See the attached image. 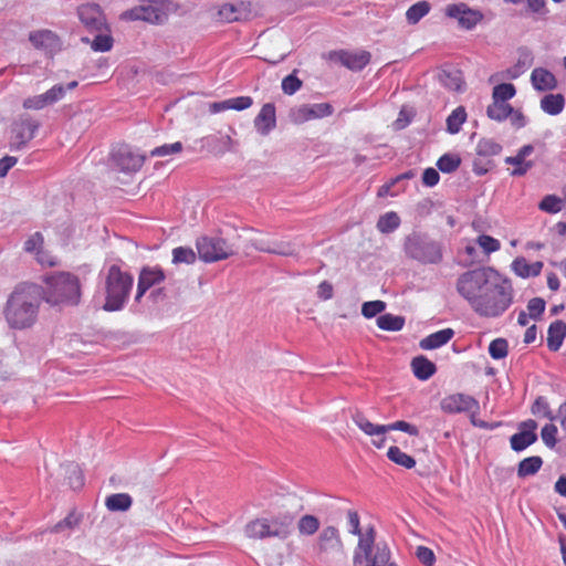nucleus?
Here are the masks:
<instances>
[{
    "mask_svg": "<svg viewBox=\"0 0 566 566\" xmlns=\"http://www.w3.org/2000/svg\"><path fill=\"white\" fill-rule=\"evenodd\" d=\"M439 172L433 168H427L422 174V182L428 187H433L439 182Z\"/></svg>",
    "mask_w": 566,
    "mask_h": 566,
    "instance_id": "nucleus-63",
    "label": "nucleus"
},
{
    "mask_svg": "<svg viewBox=\"0 0 566 566\" xmlns=\"http://www.w3.org/2000/svg\"><path fill=\"white\" fill-rule=\"evenodd\" d=\"M387 457L394 463L406 469H412L416 465V460L411 455L401 451L400 448L396 446H392L388 449Z\"/></svg>",
    "mask_w": 566,
    "mask_h": 566,
    "instance_id": "nucleus-35",
    "label": "nucleus"
},
{
    "mask_svg": "<svg viewBox=\"0 0 566 566\" xmlns=\"http://www.w3.org/2000/svg\"><path fill=\"white\" fill-rule=\"evenodd\" d=\"M41 300L39 285L19 284L9 295L3 310L8 325L14 329L32 327L38 319Z\"/></svg>",
    "mask_w": 566,
    "mask_h": 566,
    "instance_id": "nucleus-2",
    "label": "nucleus"
},
{
    "mask_svg": "<svg viewBox=\"0 0 566 566\" xmlns=\"http://www.w3.org/2000/svg\"><path fill=\"white\" fill-rule=\"evenodd\" d=\"M446 14L455 19L459 25L465 30H472L483 20V13L480 10L472 9L463 2L449 4Z\"/></svg>",
    "mask_w": 566,
    "mask_h": 566,
    "instance_id": "nucleus-10",
    "label": "nucleus"
},
{
    "mask_svg": "<svg viewBox=\"0 0 566 566\" xmlns=\"http://www.w3.org/2000/svg\"><path fill=\"white\" fill-rule=\"evenodd\" d=\"M41 297L52 306H74L82 297V284L71 272H56L43 279Z\"/></svg>",
    "mask_w": 566,
    "mask_h": 566,
    "instance_id": "nucleus-3",
    "label": "nucleus"
},
{
    "mask_svg": "<svg viewBox=\"0 0 566 566\" xmlns=\"http://www.w3.org/2000/svg\"><path fill=\"white\" fill-rule=\"evenodd\" d=\"M386 308V303L384 301H369L365 302L361 306V314L366 318L375 317L376 315L382 313Z\"/></svg>",
    "mask_w": 566,
    "mask_h": 566,
    "instance_id": "nucleus-48",
    "label": "nucleus"
},
{
    "mask_svg": "<svg viewBox=\"0 0 566 566\" xmlns=\"http://www.w3.org/2000/svg\"><path fill=\"white\" fill-rule=\"evenodd\" d=\"M509 344L504 338H496L489 345V354L493 359H502L507 356Z\"/></svg>",
    "mask_w": 566,
    "mask_h": 566,
    "instance_id": "nucleus-44",
    "label": "nucleus"
},
{
    "mask_svg": "<svg viewBox=\"0 0 566 566\" xmlns=\"http://www.w3.org/2000/svg\"><path fill=\"white\" fill-rule=\"evenodd\" d=\"M542 464L543 460L538 455L525 458L518 464L517 475L520 478L533 475L541 469Z\"/></svg>",
    "mask_w": 566,
    "mask_h": 566,
    "instance_id": "nucleus-34",
    "label": "nucleus"
},
{
    "mask_svg": "<svg viewBox=\"0 0 566 566\" xmlns=\"http://www.w3.org/2000/svg\"><path fill=\"white\" fill-rule=\"evenodd\" d=\"M546 303L541 297L531 298L527 303V313L531 318L538 319L545 311Z\"/></svg>",
    "mask_w": 566,
    "mask_h": 566,
    "instance_id": "nucleus-52",
    "label": "nucleus"
},
{
    "mask_svg": "<svg viewBox=\"0 0 566 566\" xmlns=\"http://www.w3.org/2000/svg\"><path fill=\"white\" fill-rule=\"evenodd\" d=\"M111 160L120 171L135 172L143 167L145 156L136 153L129 145L122 144L112 150Z\"/></svg>",
    "mask_w": 566,
    "mask_h": 566,
    "instance_id": "nucleus-9",
    "label": "nucleus"
},
{
    "mask_svg": "<svg viewBox=\"0 0 566 566\" xmlns=\"http://www.w3.org/2000/svg\"><path fill=\"white\" fill-rule=\"evenodd\" d=\"M317 546L319 552H337L343 554V542L339 532L335 526H326L319 533Z\"/></svg>",
    "mask_w": 566,
    "mask_h": 566,
    "instance_id": "nucleus-18",
    "label": "nucleus"
},
{
    "mask_svg": "<svg viewBox=\"0 0 566 566\" xmlns=\"http://www.w3.org/2000/svg\"><path fill=\"white\" fill-rule=\"evenodd\" d=\"M122 17L124 19L132 20V21L143 20V21L154 23V22H158V20L160 18V13L157 8H155L151 4H147V6L135 7V8L130 9L129 11L124 12Z\"/></svg>",
    "mask_w": 566,
    "mask_h": 566,
    "instance_id": "nucleus-21",
    "label": "nucleus"
},
{
    "mask_svg": "<svg viewBox=\"0 0 566 566\" xmlns=\"http://www.w3.org/2000/svg\"><path fill=\"white\" fill-rule=\"evenodd\" d=\"M412 177V174L411 172H406V174H402V175H399L397 176L396 178L391 179L389 182L382 185L381 187H379L378 189V192H377V196L378 197H386V196H389L391 195V188L401 179H406V178H410Z\"/></svg>",
    "mask_w": 566,
    "mask_h": 566,
    "instance_id": "nucleus-60",
    "label": "nucleus"
},
{
    "mask_svg": "<svg viewBox=\"0 0 566 566\" xmlns=\"http://www.w3.org/2000/svg\"><path fill=\"white\" fill-rule=\"evenodd\" d=\"M253 104V99L250 96H238L228 98L229 109L233 111H244L251 107Z\"/></svg>",
    "mask_w": 566,
    "mask_h": 566,
    "instance_id": "nucleus-56",
    "label": "nucleus"
},
{
    "mask_svg": "<svg viewBox=\"0 0 566 566\" xmlns=\"http://www.w3.org/2000/svg\"><path fill=\"white\" fill-rule=\"evenodd\" d=\"M134 276L118 265H111L104 276L103 292L105 302L103 310L116 312L124 307L132 292Z\"/></svg>",
    "mask_w": 566,
    "mask_h": 566,
    "instance_id": "nucleus-4",
    "label": "nucleus"
},
{
    "mask_svg": "<svg viewBox=\"0 0 566 566\" xmlns=\"http://www.w3.org/2000/svg\"><path fill=\"white\" fill-rule=\"evenodd\" d=\"M538 208L547 213H557L562 210V199L555 195H547L541 200Z\"/></svg>",
    "mask_w": 566,
    "mask_h": 566,
    "instance_id": "nucleus-45",
    "label": "nucleus"
},
{
    "mask_svg": "<svg viewBox=\"0 0 566 566\" xmlns=\"http://www.w3.org/2000/svg\"><path fill=\"white\" fill-rule=\"evenodd\" d=\"M38 128L39 123L31 119L22 120L15 128L14 138L17 146L21 147L25 145L29 140H31L34 137Z\"/></svg>",
    "mask_w": 566,
    "mask_h": 566,
    "instance_id": "nucleus-27",
    "label": "nucleus"
},
{
    "mask_svg": "<svg viewBox=\"0 0 566 566\" xmlns=\"http://www.w3.org/2000/svg\"><path fill=\"white\" fill-rule=\"evenodd\" d=\"M401 220L398 213L389 211L379 217L377 221V229L381 233H390L398 229Z\"/></svg>",
    "mask_w": 566,
    "mask_h": 566,
    "instance_id": "nucleus-33",
    "label": "nucleus"
},
{
    "mask_svg": "<svg viewBox=\"0 0 566 566\" xmlns=\"http://www.w3.org/2000/svg\"><path fill=\"white\" fill-rule=\"evenodd\" d=\"M182 144L180 142H176L172 144H165L163 146H158L150 151L151 157H166L174 154H179L182 150Z\"/></svg>",
    "mask_w": 566,
    "mask_h": 566,
    "instance_id": "nucleus-49",
    "label": "nucleus"
},
{
    "mask_svg": "<svg viewBox=\"0 0 566 566\" xmlns=\"http://www.w3.org/2000/svg\"><path fill=\"white\" fill-rule=\"evenodd\" d=\"M511 113L512 106L509 103L494 99H492V103L486 108L488 117L496 122L507 119Z\"/></svg>",
    "mask_w": 566,
    "mask_h": 566,
    "instance_id": "nucleus-30",
    "label": "nucleus"
},
{
    "mask_svg": "<svg viewBox=\"0 0 566 566\" xmlns=\"http://www.w3.org/2000/svg\"><path fill=\"white\" fill-rule=\"evenodd\" d=\"M476 154L482 157H493L501 153L502 146L492 138H482L476 144Z\"/></svg>",
    "mask_w": 566,
    "mask_h": 566,
    "instance_id": "nucleus-39",
    "label": "nucleus"
},
{
    "mask_svg": "<svg viewBox=\"0 0 566 566\" xmlns=\"http://www.w3.org/2000/svg\"><path fill=\"white\" fill-rule=\"evenodd\" d=\"M377 326L382 331L398 332L405 326V318L390 313L378 316Z\"/></svg>",
    "mask_w": 566,
    "mask_h": 566,
    "instance_id": "nucleus-32",
    "label": "nucleus"
},
{
    "mask_svg": "<svg viewBox=\"0 0 566 566\" xmlns=\"http://www.w3.org/2000/svg\"><path fill=\"white\" fill-rule=\"evenodd\" d=\"M295 514L279 512L271 517H256L244 526V534L251 539L276 537L286 539L293 530Z\"/></svg>",
    "mask_w": 566,
    "mask_h": 566,
    "instance_id": "nucleus-5",
    "label": "nucleus"
},
{
    "mask_svg": "<svg viewBox=\"0 0 566 566\" xmlns=\"http://www.w3.org/2000/svg\"><path fill=\"white\" fill-rule=\"evenodd\" d=\"M557 427L553 423H547L542 428L541 437L545 446L554 448L557 443Z\"/></svg>",
    "mask_w": 566,
    "mask_h": 566,
    "instance_id": "nucleus-53",
    "label": "nucleus"
},
{
    "mask_svg": "<svg viewBox=\"0 0 566 566\" xmlns=\"http://www.w3.org/2000/svg\"><path fill=\"white\" fill-rule=\"evenodd\" d=\"M405 255L420 264H439L443 259L442 245L422 232H412L403 240Z\"/></svg>",
    "mask_w": 566,
    "mask_h": 566,
    "instance_id": "nucleus-6",
    "label": "nucleus"
},
{
    "mask_svg": "<svg viewBox=\"0 0 566 566\" xmlns=\"http://www.w3.org/2000/svg\"><path fill=\"white\" fill-rule=\"evenodd\" d=\"M331 59L338 61L350 71H360L370 62L371 54L365 50L356 52L339 50L332 52Z\"/></svg>",
    "mask_w": 566,
    "mask_h": 566,
    "instance_id": "nucleus-13",
    "label": "nucleus"
},
{
    "mask_svg": "<svg viewBox=\"0 0 566 566\" xmlns=\"http://www.w3.org/2000/svg\"><path fill=\"white\" fill-rule=\"evenodd\" d=\"M43 235L40 232H35L24 242V250L35 254L43 247Z\"/></svg>",
    "mask_w": 566,
    "mask_h": 566,
    "instance_id": "nucleus-57",
    "label": "nucleus"
},
{
    "mask_svg": "<svg viewBox=\"0 0 566 566\" xmlns=\"http://www.w3.org/2000/svg\"><path fill=\"white\" fill-rule=\"evenodd\" d=\"M333 106L328 103L304 104L293 109L296 122H307L332 115Z\"/></svg>",
    "mask_w": 566,
    "mask_h": 566,
    "instance_id": "nucleus-16",
    "label": "nucleus"
},
{
    "mask_svg": "<svg viewBox=\"0 0 566 566\" xmlns=\"http://www.w3.org/2000/svg\"><path fill=\"white\" fill-rule=\"evenodd\" d=\"M69 485L76 490L84 485V476L82 470L77 465H71L67 470Z\"/></svg>",
    "mask_w": 566,
    "mask_h": 566,
    "instance_id": "nucleus-54",
    "label": "nucleus"
},
{
    "mask_svg": "<svg viewBox=\"0 0 566 566\" xmlns=\"http://www.w3.org/2000/svg\"><path fill=\"white\" fill-rule=\"evenodd\" d=\"M376 531L374 526L365 530L358 539L354 554V564L358 565L364 559L366 566H397L391 560V554L386 543H375Z\"/></svg>",
    "mask_w": 566,
    "mask_h": 566,
    "instance_id": "nucleus-7",
    "label": "nucleus"
},
{
    "mask_svg": "<svg viewBox=\"0 0 566 566\" xmlns=\"http://www.w3.org/2000/svg\"><path fill=\"white\" fill-rule=\"evenodd\" d=\"M347 520H348L349 533H352L354 535H358L360 537V535H363L364 532H361V530H360V521H359L358 513L356 511L349 510L347 512Z\"/></svg>",
    "mask_w": 566,
    "mask_h": 566,
    "instance_id": "nucleus-59",
    "label": "nucleus"
},
{
    "mask_svg": "<svg viewBox=\"0 0 566 566\" xmlns=\"http://www.w3.org/2000/svg\"><path fill=\"white\" fill-rule=\"evenodd\" d=\"M29 40L36 49L54 50L59 46L57 35L50 30H39L31 32Z\"/></svg>",
    "mask_w": 566,
    "mask_h": 566,
    "instance_id": "nucleus-22",
    "label": "nucleus"
},
{
    "mask_svg": "<svg viewBox=\"0 0 566 566\" xmlns=\"http://www.w3.org/2000/svg\"><path fill=\"white\" fill-rule=\"evenodd\" d=\"M165 280V273L160 266H145L142 269L135 300L137 302L144 296V294L153 286L161 283Z\"/></svg>",
    "mask_w": 566,
    "mask_h": 566,
    "instance_id": "nucleus-14",
    "label": "nucleus"
},
{
    "mask_svg": "<svg viewBox=\"0 0 566 566\" xmlns=\"http://www.w3.org/2000/svg\"><path fill=\"white\" fill-rule=\"evenodd\" d=\"M521 431L514 433L511 437V448L514 451H523L531 444H533L537 440V436L535 430L537 429V423L533 419H528L521 423Z\"/></svg>",
    "mask_w": 566,
    "mask_h": 566,
    "instance_id": "nucleus-15",
    "label": "nucleus"
},
{
    "mask_svg": "<svg viewBox=\"0 0 566 566\" xmlns=\"http://www.w3.org/2000/svg\"><path fill=\"white\" fill-rule=\"evenodd\" d=\"M467 120V112L463 106H459L452 111L447 118V130L450 134H457L460 132L463 123Z\"/></svg>",
    "mask_w": 566,
    "mask_h": 566,
    "instance_id": "nucleus-37",
    "label": "nucleus"
},
{
    "mask_svg": "<svg viewBox=\"0 0 566 566\" xmlns=\"http://www.w3.org/2000/svg\"><path fill=\"white\" fill-rule=\"evenodd\" d=\"M542 269L543 262L536 261L530 263L525 258H516L512 263V270L514 273L523 279L539 275Z\"/></svg>",
    "mask_w": 566,
    "mask_h": 566,
    "instance_id": "nucleus-25",
    "label": "nucleus"
},
{
    "mask_svg": "<svg viewBox=\"0 0 566 566\" xmlns=\"http://www.w3.org/2000/svg\"><path fill=\"white\" fill-rule=\"evenodd\" d=\"M251 13V4L245 2L238 4L226 3L218 11L220 20L228 23L248 20Z\"/></svg>",
    "mask_w": 566,
    "mask_h": 566,
    "instance_id": "nucleus-17",
    "label": "nucleus"
},
{
    "mask_svg": "<svg viewBox=\"0 0 566 566\" xmlns=\"http://www.w3.org/2000/svg\"><path fill=\"white\" fill-rule=\"evenodd\" d=\"M411 368L419 380L429 379L437 370L436 365L424 356L415 357L411 360Z\"/></svg>",
    "mask_w": 566,
    "mask_h": 566,
    "instance_id": "nucleus-26",
    "label": "nucleus"
},
{
    "mask_svg": "<svg viewBox=\"0 0 566 566\" xmlns=\"http://www.w3.org/2000/svg\"><path fill=\"white\" fill-rule=\"evenodd\" d=\"M455 290L472 311L484 318L502 316L514 302L511 280L490 266L461 273Z\"/></svg>",
    "mask_w": 566,
    "mask_h": 566,
    "instance_id": "nucleus-1",
    "label": "nucleus"
},
{
    "mask_svg": "<svg viewBox=\"0 0 566 566\" xmlns=\"http://www.w3.org/2000/svg\"><path fill=\"white\" fill-rule=\"evenodd\" d=\"M431 6L427 1H419L412 4L406 11V19L409 24H417L424 15L430 12Z\"/></svg>",
    "mask_w": 566,
    "mask_h": 566,
    "instance_id": "nucleus-36",
    "label": "nucleus"
},
{
    "mask_svg": "<svg viewBox=\"0 0 566 566\" xmlns=\"http://www.w3.org/2000/svg\"><path fill=\"white\" fill-rule=\"evenodd\" d=\"M385 428H386V433L388 431L399 430V431H403V432H406L410 436H415V437H417L419 434V429L415 424H411L405 420H398L396 422L385 424Z\"/></svg>",
    "mask_w": 566,
    "mask_h": 566,
    "instance_id": "nucleus-51",
    "label": "nucleus"
},
{
    "mask_svg": "<svg viewBox=\"0 0 566 566\" xmlns=\"http://www.w3.org/2000/svg\"><path fill=\"white\" fill-rule=\"evenodd\" d=\"M416 555L418 559L426 566H432L436 562V556L429 547L418 546Z\"/></svg>",
    "mask_w": 566,
    "mask_h": 566,
    "instance_id": "nucleus-58",
    "label": "nucleus"
},
{
    "mask_svg": "<svg viewBox=\"0 0 566 566\" xmlns=\"http://www.w3.org/2000/svg\"><path fill=\"white\" fill-rule=\"evenodd\" d=\"M460 164V157L451 154L441 156L437 161V166L442 172H452L459 168Z\"/></svg>",
    "mask_w": 566,
    "mask_h": 566,
    "instance_id": "nucleus-43",
    "label": "nucleus"
},
{
    "mask_svg": "<svg viewBox=\"0 0 566 566\" xmlns=\"http://www.w3.org/2000/svg\"><path fill=\"white\" fill-rule=\"evenodd\" d=\"M302 86V81L294 74L285 76L282 81V90L285 94L292 95Z\"/></svg>",
    "mask_w": 566,
    "mask_h": 566,
    "instance_id": "nucleus-55",
    "label": "nucleus"
},
{
    "mask_svg": "<svg viewBox=\"0 0 566 566\" xmlns=\"http://www.w3.org/2000/svg\"><path fill=\"white\" fill-rule=\"evenodd\" d=\"M97 34L91 42V46L94 51L107 52L113 46V38L109 34V30L95 31Z\"/></svg>",
    "mask_w": 566,
    "mask_h": 566,
    "instance_id": "nucleus-40",
    "label": "nucleus"
},
{
    "mask_svg": "<svg viewBox=\"0 0 566 566\" xmlns=\"http://www.w3.org/2000/svg\"><path fill=\"white\" fill-rule=\"evenodd\" d=\"M35 258L41 265L54 266L57 264L56 258L50 254L48 251L43 250V247L38 250Z\"/></svg>",
    "mask_w": 566,
    "mask_h": 566,
    "instance_id": "nucleus-62",
    "label": "nucleus"
},
{
    "mask_svg": "<svg viewBox=\"0 0 566 566\" xmlns=\"http://www.w3.org/2000/svg\"><path fill=\"white\" fill-rule=\"evenodd\" d=\"M453 335L454 331L452 328L440 329L422 338L419 346L424 350L436 349L450 342Z\"/></svg>",
    "mask_w": 566,
    "mask_h": 566,
    "instance_id": "nucleus-23",
    "label": "nucleus"
},
{
    "mask_svg": "<svg viewBox=\"0 0 566 566\" xmlns=\"http://www.w3.org/2000/svg\"><path fill=\"white\" fill-rule=\"evenodd\" d=\"M133 500L127 493H115L106 497L105 505L112 512H125L132 506Z\"/></svg>",
    "mask_w": 566,
    "mask_h": 566,
    "instance_id": "nucleus-29",
    "label": "nucleus"
},
{
    "mask_svg": "<svg viewBox=\"0 0 566 566\" xmlns=\"http://www.w3.org/2000/svg\"><path fill=\"white\" fill-rule=\"evenodd\" d=\"M566 337V323L557 319L553 322L547 331V347L552 352H557Z\"/></svg>",
    "mask_w": 566,
    "mask_h": 566,
    "instance_id": "nucleus-24",
    "label": "nucleus"
},
{
    "mask_svg": "<svg viewBox=\"0 0 566 566\" xmlns=\"http://www.w3.org/2000/svg\"><path fill=\"white\" fill-rule=\"evenodd\" d=\"M333 285L327 281H323L317 287V296L323 301L331 300L333 297Z\"/></svg>",
    "mask_w": 566,
    "mask_h": 566,
    "instance_id": "nucleus-64",
    "label": "nucleus"
},
{
    "mask_svg": "<svg viewBox=\"0 0 566 566\" xmlns=\"http://www.w3.org/2000/svg\"><path fill=\"white\" fill-rule=\"evenodd\" d=\"M565 98L562 94H548L541 99L542 109L549 115H558L564 109Z\"/></svg>",
    "mask_w": 566,
    "mask_h": 566,
    "instance_id": "nucleus-28",
    "label": "nucleus"
},
{
    "mask_svg": "<svg viewBox=\"0 0 566 566\" xmlns=\"http://www.w3.org/2000/svg\"><path fill=\"white\" fill-rule=\"evenodd\" d=\"M198 256L206 263L226 260L234 254V249L222 238L201 237L196 242Z\"/></svg>",
    "mask_w": 566,
    "mask_h": 566,
    "instance_id": "nucleus-8",
    "label": "nucleus"
},
{
    "mask_svg": "<svg viewBox=\"0 0 566 566\" xmlns=\"http://www.w3.org/2000/svg\"><path fill=\"white\" fill-rule=\"evenodd\" d=\"M78 18L87 31H107L106 19L99 8L95 3L82 4L77 9Z\"/></svg>",
    "mask_w": 566,
    "mask_h": 566,
    "instance_id": "nucleus-12",
    "label": "nucleus"
},
{
    "mask_svg": "<svg viewBox=\"0 0 566 566\" xmlns=\"http://www.w3.org/2000/svg\"><path fill=\"white\" fill-rule=\"evenodd\" d=\"M355 424L367 436H381L386 433L385 424H375L370 422L363 413H356L353 417Z\"/></svg>",
    "mask_w": 566,
    "mask_h": 566,
    "instance_id": "nucleus-31",
    "label": "nucleus"
},
{
    "mask_svg": "<svg viewBox=\"0 0 566 566\" xmlns=\"http://www.w3.org/2000/svg\"><path fill=\"white\" fill-rule=\"evenodd\" d=\"M476 242L486 254L496 252L501 248L500 241L491 235H488V234L479 235L476 239Z\"/></svg>",
    "mask_w": 566,
    "mask_h": 566,
    "instance_id": "nucleus-50",
    "label": "nucleus"
},
{
    "mask_svg": "<svg viewBox=\"0 0 566 566\" xmlns=\"http://www.w3.org/2000/svg\"><path fill=\"white\" fill-rule=\"evenodd\" d=\"M531 411L535 416H542L543 418H547L549 420H554L555 418L547 400L542 396L535 399V401L532 405Z\"/></svg>",
    "mask_w": 566,
    "mask_h": 566,
    "instance_id": "nucleus-46",
    "label": "nucleus"
},
{
    "mask_svg": "<svg viewBox=\"0 0 566 566\" xmlns=\"http://www.w3.org/2000/svg\"><path fill=\"white\" fill-rule=\"evenodd\" d=\"M533 87L539 92L553 91L557 87L555 75L544 67H535L531 73Z\"/></svg>",
    "mask_w": 566,
    "mask_h": 566,
    "instance_id": "nucleus-20",
    "label": "nucleus"
},
{
    "mask_svg": "<svg viewBox=\"0 0 566 566\" xmlns=\"http://www.w3.org/2000/svg\"><path fill=\"white\" fill-rule=\"evenodd\" d=\"M516 94L515 86L511 83H502L493 87L492 99L507 103Z\"/></svg>",
    "mask_w": 566,
    "mask_h": 566,
    "instance_id": "nucleus-41",
    "label": "nucleus"
},
{
    "mask_svg": "<svg viewBox=\"0 0 566 566\" xmlns=\"http://www.w3.org/2000/svg\"><path fill=\"white\" fill-rule=\"evenodd\" d=\"M319 528V521L311 514L303 515L297 522V530L301 535L312 536Z\"/></svg>",
    "mask_w": 566,
    "mask_h": 566,
    "instance_id": "nucleus-38",
    "label": "nucleus"
},
{
    "mask_svg": "<svg viewBox=\"0 0 566 566\" xmlns=\"http://www.w3.org/2000/svg\"><path fill=\"white\" fill-rule=\"evenodd\" d=\"M196 261V253L191 248L178 247L172 250V262L192 264Z\"/></svg>",
    "mask_w": 566,
    "mask_h": 566,
    "instance_id": "nucleus-42",
    "label": "nucleus"
},
{
    "mask_svg": "<svg viewBox=\"0 0 566 566\" xmlns=\"http://www.w3.org/2000/svg\"><path fill=\"white\" fill-rule=\"evenodd\" d=\"M440 406L447 413L472 412L474 415L480 409L479 401L475 398L459 392L446 396Z\"/></svg>",
    "mask_w": 566,
    "mask_h": 566,
    "instance_id": "nucleus-11",
    "label": "nucleus"
},
{
    "mask_svg": "<svg viewBox=\"0 0 566 566\" xmlns=\"http://www.w3.org/2000/svg\"><path fill=\"white\" fill-rule=\"evenodd\" d=\"M80 523V518L75 515L74 512H71L70 514H67V516L60 521L53 528L54 532H60L62 531L63 528H73L75 527L76 525H78Z\"/></svg>",
    "mask_w": 566,
    "mask_h": 566,
    "instance_id": "nucleus-61",
    "label": "nucleus"
},
{
    "mask_svg": "<svg viewBox=\"0 0 566 566\" xmlns=\"http://www.w3.org/2000/svg\"><path fill=\"white\" fill-rule=\"evenodd\" d=\"M276 125L275 106L272 103L264 104L256 117L254 127L261 135H268Z\"/></svg>",
    "mask_w": 566,
    "mask_h": 566,
    "instance_id": "nucleus-19",
    "label": "nucleus"
},
{
    "mask_svg": "<svg viewBox=\"0 0 566 566\" xmlns=\"http://www.w3.org/2000/svg\"><path fill=\"white\" fill-rule=\"evenodd\" d=\"M505 163L514 166V169L512 170L513 176H523L532 167V163L527 161L518 154H516V156L513 157H507L505 159Z\"/></svg>",
    "mask_w": 566,
    "mask_h": 566,
    "instance_id": "nucleus-47",
    "label": "nucleus"
}]
</instances>
